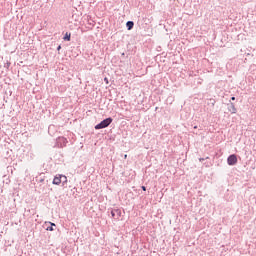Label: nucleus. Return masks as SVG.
<instances>
[{
    "mask_svg": "<svg viewBox=\"0 0 256 256\" xmlns=\"http://www.w3.org/2000/svg\"><path fill=\"white\" fill-rule=\"evenodd\" d=\"M124 159H127V154L124 155Z\"/></svg>",
    "mask_w": 256,
    "mask_h": 256,
    "instance_id": "obj_13",
    "label": "nucleus"
},
{
    "mask_svg": "<svg viewBox=\"0 0 256 256\" xmlns=\"http://www.w3.org/2000/svg\"><path fill=\"white\" fill-rule=\"evenodd\" d=\"M61 179L64 183H67V176L65 175H56L53 179V185H61Z\"/></svg>",
    "mask_w": 256,
    "mask_h": 256,
    "instance_id": "obj_2",
    "label": "nucleus"
},
{
    "mask_svg": "<svg viewBox=\"0 0 256 256\" xmlns=\"http://www.w3.org/2000/svg\"><path fill=\"white\" fill-rule=\"evenodd\" d=\"M229 111H231V113H233V114L237 113V108H235V104H233V103L230 104Z\"/></svg>",
    "mask_w": 256,
    "mask_h": 256,
    "instance_id": "obj_6",
    "label": "nucleus"
},
{
    "mask_svg": "<svg viewBox=\"0 0 256 256\" xmlns=\"http://www.w3.org/2000/svg\"><path fill=\"white\" fill-rule=\"evenodd\" d=\"M142 189H143L144 191H147V188H146L145 186H142Z\"/></svg>",
    "mask_w": 256,
    "mask_h": 256,
    "instance_id": "obj_10",
    "label": "nucleus"
},
{
    "mask_svg": "<svg viewBox=\"0 0 256 256\" xmlns=\"http://www.w3.org/2000/svg\"><path fill=\"white\" fill-rule=\"evenodd\" d=\"M104 81L108 84L109 83V79L108 78H104Z\"/></svg>",
    "mask_w": 256,
    "mask_h": 256,
    "instance_id": "obj_9",
    "label": "nucleus"
},
{
    "mask_svg": "<svg viewBox=\"0 0 256 256\" xmlns=\"http://www.w3.org/2000/svg\"><path fill=\"white\" fill-rule=\"evenodd\" d=\"M60 49H61V46H58L57 51H60Z\"/></svg>",
    "mask_w": 256,
    "mask_h": 256,
    "instance_id": "obj_11",
    "label": "nucleus"
},
{
    "mask_svg": "<svg viewBox=\"0 0 256 256\" xmlns=\"http://www.w3.org/2000/svg\"><path fill=\"white\" fill-rule=\"evenodd\" d=\"M228 165H237V156L235 154H232L227 159Z\"/></svg>",
    "mask_w": 256,
    "mask_h": 256,
    "instance_id": "obj_3",
    "label": "nucleus"
},
{
    "mask_svg": "<svg viewBox=\"0 0 256 256\" xmlns=\"http://www.w3.org/2000/svg\"><path fill=\"white\" fill-rule=\"evenodd\" d=\"M134 25H135V23H133V21H128L126 23V27H127L128 31H131V29H133Z\"/></svg>",
    "mask_w": 256,
    "mask_h": 256,
    "instance_id": "obj_5",
    "label": "nucleus"
},
{
    "mask_svg": "<svg viewBox=\"0 0 256 256\" xmlns=\"http://www.w3.org/2000/svg\"><path fill=\"white\" fill-rule=\"evenodd\" d=\"M117 213L118 217H121V212L119 210H114L111 212L112 217H115V214Z\"/></svg>",
    "mask_w": 256,
    "mask_h": 256,
    "instance_id": "obj_8",
    "label": "nucleus"
},
{
    "mask_svg": "<svg viewBox=\"0 0 256 256\" xmlns=\"http://www.w3.org/2000/svg\"><path fill=\"white\" fill-rule=\"evenodd\" d=\"M113 123V118H106L101 123L95 126V129H105V127H109Z\"/></svg>",
    "mask_w": 256,
    "mask_h": 256,
    "instance_id": "obj_1",
    "label": "nucleus"
},
{
    "mask_svg": "<svg viewBox=\"0 0 256 256\" xmlns=\"http://www.w3.org/2000/svg\"><path fill=\"white\" fill-rule=\"evenodd\" d=\"M47 223L51 226L46 228V231H55V229L53 227H55V223L53 222H45V225H47Z\"/></svg>",
    "mask_w": 256,
    "mask_h": 256,
    "instance_id": "obj_4",
    "label": "nucleus"
},
{
    "mask_svg": "<svg viewBox=\"0 0 256 256\" xmlns=\"http://www.w3.org/2000/svg\"><path fill=\"white\" fill-rule=\"evenodd\" d=\"M64 41H71V33L66 32L65 36L63 37Z\"/></svg>",
    "mask_w": 256,
    "mask_h": 256,
    "instance_id": "obj_7",
    "label": "nucleus"
},
{
    "mask_svg": "<svg viewBox=\"0 0 256 256\" xmlns=\"http://www.w3.org/2000/svg\"><path fill=\"white\" fill-rule=\"evenodd\" d=\"M231 100H232V101H235V97H232Z\"/></svg>",
    "mask_w": 256,
    "mask_h": 256,
    "instance_id": "obj_12",
    "label": "nucleus"
}]
</instances>
